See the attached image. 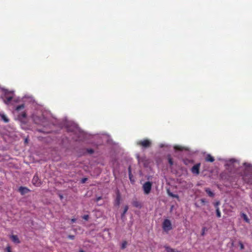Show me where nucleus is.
I'll use <instances>...</instances> for the list:
<instances>
[{"label":"nucleus","mask_w":252,"mask_h":252,"mask_svg":"<svg viewBox=\"0 0 252 252\" xmlns=\"http://www.w3.org/2000/svg\"><path fill=\"white\" fill-rule=\"evenodd\" d=\"M76 221V219H72L71 220V223H74Z\"/></svg>","instance_id":"obj_34"},{"label":"nucleus","mask_w":252,"mask_h":252,"mask_svg":"<svg viewBox=\"0 0 252 252\" xmlns=\"http://www.w3.org/2000/svg\"><path fill=\"white\" fill-rule=\"evenodd\" d=\"M21 116H22L23 118H26V113L25 112H23L21 114Z\"/></svg>","instance_id":"obj_32"},{"label":"nucleus","mask_w":252,"mask_h":252,"mask_svg":"<svg viewBox=\"0 0 252 252\" xmlns=\"http://www.w3.org/2000/svg\"><path fill=\"white\" fill-rule=\"evenodd\" d=\"M87 152L89 154H92L94 153V151L92 149H87Z\"/></svg>","instance_id":"obj_28"},{"label":"nucleus","mask_w":252,"mask_h":252,"mask_svg":"<svg viewBox=\"0 0 252 252\" xmlns=\"http://www.w3.org/2000/svg\"><path fill=\"white\" fill-rule=\"evenodd\" d=\"M121 199V196L120 192L119 190H117L116 192V198L115 199V204L117 206H119L120 204V200Z\"/></svg>","instance_id":"obj_7"},{"label":"nucleus","mask_w":252,"mask_h":252,"mask_svg":"<svg viewBox=\"0 0 252 252\" xmlns=\"http://www.w3.org/2000/svg\"><path fill=\"white\" fill-rule=\"evenodd\" d=\"M167 159L168 161V163H169L170 166L173 165V159H172V158L171 157L170 155L167 156Z\"/></svg>","instance_id":"obj_17"},{"label":"nucleus","mask_w":252,"mask_h":252,"mask_svg":"<svg viewBox=\"0 0 252 252\" xmlns=\"http://www.w3.org/2000/svg\"><path fill=\"white\" fill-rule=\"evenodd\" d=\"M6 251H7V252H12L11 248L10 246H8L6 247Z\"/></svg>","instance_id":"obj_30"},{"label":"nucleus","mask_w":252,"mask_h":252,"mask_svg":"<svg viewBox=\"0 0 252 252\" xmlns=\"http://www.w3.org/2000/svg\"><path fill=\"white\" fill-rule=\"evenodd\" d=\"M243 218L244 219V220L247 221V222H249V220L248 219L247 215L245 214H243Z\"/></svg>","instance_id":"obj_22"},{"label":"nucleus","mask_w":252,"mask_h":252,"mask_svg":"<svg viewBox=\"0 0 252 252\" xmlns=\"http://www.w3.org/2000/svg\"><path fill=\"white\" fill-rule=\"evenodd\" d=\"M201 202H205V201H204V199H201Z\"/></svg>","instance_id":"obj_38"},{"label":"nucleus","mask_w":252,"mask_h":252,"mask_svg":"<svg viewBox=\"0 0 252 252\" xmlns=\"http://www.w3.org/2000/svg\"><path fill=\"white\" fill-rule=\"evenodd\" d=\"M162 228L164 231L168 232L172 229L171 222L168 219H165L162 223Z\"/></svg>","instance_id":"obj_3"},{"label":"nucleus","mask_w":252,"mask_h":252,"mask_svg":"<svg viewBox=\"0 0 252 252\" xmlns=\"http://www.w3.org/2000/svg\"><path fill=\"white\" fill-rule=\"evenodd\" d=\"M220 204V202H217L216 204H215V207L216 208L218 207V206Z\"/></svg>","instance_id":"obj_35"},{"label":"nucleus","mask_w":252,"mask_h":252,"mask_svg":"<svg viewBox=\"0 0 252 252\" xmlns=\"http://www.w3.org/2000/svg\"><path fill=\"white\" fill-rule=\"evenodd\" d=\"M216 215L218 218H220L221 213L218 207H216Z\"/></svg>","instance_id":"obj_18"},{"label":"nucleus","mask_w":252,"mask_h":252,"mask_svg":"<svg viewBox=\"0 0 252 252\" xmlns=\"http://www.w3.org/2000/svg\"><path fill=\"white\" fill-rule=\"evenodd\" d=\"M25 107V105L24 104H21V105H19L18 106H17L16 108V110L17 111H19L22 109H23Z\"/></svg>","instance_id":"obj_19"},{"label":"nucleus","mask_w":252,"mask_h":252,"mask_svg":"<svg viewBox=\"0 0 252 252\" xmlns=\"http://www.w3.org/2000/svg\"><path fill=\"white\" fill-rule=\"evenodd\" d=\"M132 205L133 206H134L136 208H141V207L140 203L136 200L133 201L132 202Z\"/></svg>","instance_id":"obj_16"},{"label":"nucleus","mask_w":252,"mask_h":252,"mask_svg":"<svg viewBox=\"0 0 252 252\" xmlns=\"http://www.w3.org/2000/svg\"><path fill=\"white\" fill-rule=\"evenodd\" d=\"M239 244L240 245V249L243 250L244 249V246L243 244L242 243V242L240 241L239 242Z\"/></svg>","instance_id":"obj_25"},{"label":"nucleus","mask_w":252,"mask_h":252,"mask_svg":"<svg viewBox=\"0 0 252 252\" xmlns=\"http://www.w3.org/2000/svg\"><path fill=\"white\" fill-rule=\"evenodd\" d=\"M60 197L61 199H62L63 198V196L62 195H60Z\"/></svg>","instance_id":"obj_36"},{"label":"nucleus","mask_w":252,"mask_h":252,"mask_svg":"<svg viewBox=\"0 0 252 252\" xmlns=\"http://www.w3.org/2000/svg\"><path fill=\"white\" fill-rule=\"evenodd\" d=\"M205 160L206 161H209L211 162H213V161H214L215 158L211 155L208 154L207 155V156L205 158Z\"/></svg>","instance_id":"obj_11"},{"label":"nucleus","mask_w":252,"mask_h":252,"mask_svg":"<svg viewBox=\"0 0 252 252\" xmlns=\"http://www.w3.org/2000/svg\"><path fill=\"white\" fill-rule=\"evenodd\" d=\"M241 176L245 182L249 183L251 181L252 166L250 163H244Z\"/></svg>","instance_id":"obj_1"},{"label":"nucleus","mask_w":252,"mask_h":252,"mask_svg":"<svg viewBox=\"0 0 252 252\" xmlns=\"http://www.w3.org/2000/svg\"><path fill=\"white\" fill-rule=\"evenodd\" d=\"M200 165L201 163H198L195 164L194 166H193L190 169L191 173L195 175H199Z\"/></svg>","instance_id":"obj_5"},{"label":"nucleus","mask_w":252,"mask_h":252,"mask_svg":"<svg viewBox=\"0 0 252 252\" xmlns=\"http://www.w3.org/2000/svg\"><path fill=\"white\" fill-rule=\"evenodd\" d=\"M68 238L71 240H73L75 238L74 235H69L68 236Z\"/></svg>","instance_id":"obj_29"},{"label":"nucleus","mask_w":252,"mask_h":252,"mask_svg":"<svg viewBox=\"0 0 252 252\" xmlns=\"http://www.w3.org/2000/svg\"><path fill=\"white\" fill-rule=\"evenodd\" d=\"M102 199V197L101 196H99V197H98L96 198V202H98V201H99L100 200H101Z\"/></svg>","instance_id":"obj_31"},{"label":"nucleus","mask_w":252,"mask_h":252,"mask_svg":"<svg viewBox=\"0 0 252 252\" xmlns=\"http://www.w3.org/2000/svg\"><path fill=\"white\" fill-rule=\"evenodd\" d=\"M152 184L149 181L146 182L143 184L142 188L145 194L150 193L152 189Z\"/></svg>","instance_id":"obj_4"},{"label":"nucleus","mask_w":252,"mask_h":252,"mask_svg":"<svg viewBox=\"0 0 252 252\" xmlns=\"http://www.w3.org/2000/svg\"><path fill=\"white\" fill-rule=\"evenodd\" d=\"M79 252H85L84 251L81 250L79 251Z\"/></svg>","instance_id":"obj_37"},{"label":"nucleus","mask_w":252,"mask_h":252,"mask_svg":"<svg viewBox=\"0 0 252 252\" xmlns=\"http://www.w3.org/2000/svg\"><path fill=\"white\" fill-rule=\"evenodd\" d=\"M207 230V228L205 227H204L202 229V233L201 235L203 236L205 234V231Z\"/></svg>","instance_id":"obj_24"},{"label":"nucleus","mask_w":252,"mask_h":252,"mask_svg":"<svg viewBox=\"0 0 252 252\" xmlns=\"http://www.w3.org/2000/svg\"><path fill=\"white\" fill-rule=\"evenodd\" d=\"M136 144L141 147L142 148L146 149L151 147L152 142L148 139H144L143 140L137 141Z\"/></svg>","instance_id":"obj_2"},{"label":"nucleus","mask_w":252,"mask_h":252,"mask_svg":"<svg viewBox=\"0 0 252 252\" xmlns=\"http://www.w3.org/2000/svg\"><path fill=\"white\" fill-rule=\"evenodd\" d=\"M167 193L169 196L172 197L176 198L178 199L179 198V197L178 194H173V193L171 192L169 190H167Z\"/></svg>","instance_id":"obj_15"},{"label":"nucleus","mask_w":252,"mask_h":252,"mask_svg":"<svg viewBox=\"0 0 252 252\" xmlns=\"http://www.w3.org/2000/svg\"><path fill=\"white\" fill-rule=\"evenodd\" d=\"M10 238L15 243L19 244L20 243V241L19 240V238L17 235H12L10 236Z\"/></svg>","instance_id":"obj_9"},{"label":"nucleus","mask_w":252,"mask_h":252,"mask_svg":"<svg viewBox=\"0 0 252 252\" xmlns=\"http://www.w3.org/2000/svg\"><path fill=\"white\" fill-rule=\"evenodd\" d=\"M174 149L176 151H182L183 150H187V149L186 148L178 145L174 146Z\"/></svg>","instance_id":"obj_14"},{"label":"nucleus","mask_w":252,"mask_h":252,"mask_svg":"<svg viewBox=\"0 0 252 252\" xmlns=\"http://www.w3.org/2000/svg\"><path fill=\"white\" fill-rule=\"evenodd\" d=\"M88 180V178H82L81 181V183L82 184H84Z\"/></svg>","instance_id":"obj_27"},{"label":"nucleus","mask_w":252,"mask_h":252,"mask_svg":"<svg viewBox=\"0 0 252 252\" xmlns=\"http://www.w3.org/2000/svg\"><path fill=\"white\" fill-rule=\"evenodd\" d=\"M1 117L2 118V119L5 122V123H7L9 122V119L6 117L5 115H1Z\"/></svg>","instance_id":"obj_20"},{"label":"nucleus","mask_w":252,"mask_h":252,"mask_svg":"<svg viewBox=\"0 0 252 252\" xmlns=\"http://www.w3.org/2000/svg\"><path fill=\"white\" fill-rule=\"evenodd\" d=\"M128 209V207L127 206H126L124 208L123 213L122 214V217H123L125 216V214L127 212Z\"/></svg>","instance_id":"obj_21"},{"label":"nucleus","mask_w":252,"mask_h":252,"mask_svg":"<svg viewBox=\"0 0 252 252\" xmlns=\"http://www.w3.org/2000/svg\"><path fill=\"white\" fill-rule=\"evenodd\" d=\"M164 248L166 252H180V251L168 246H165Z\"/></svg>","instance_id":"obj_10"},{"label":"nucleus","mask_w":252,"mask_h":252,"mask_svg":"<svg viewBox=\"0 0 252 252\" xmlns=\"http://www.w3.org/2000/svg\"><path fill=\"white\" fill-rule=\"evenodd\" d=\"M83 219L86 220H88L89 218V216L88 215H85L83 216Z\"/></svg>","instance_id":"obj_26"},{"label":"nucleus","mask_w":252,"mask_h":252,"mask_svg":"<svg viewBox=\"0 0 252 252\" xmlns=\"http://www.w3.org/2000/svg\"><path fill=\"white\" fill-rule=\"evenodd\" d=\"M12 96L5 95L4 97V102L6 104H8L12 100Z\"/></svg>","instance_id":"obj_12"},{"label":"nucleus","mask_w":252,"mask_h":252,"mask_svg":"<svg viewBox=\"0 0 252 252\" xmlns=\"http://www.w3.org/2000/svg\"><path fill=\"white\" fill-rule=\"evenodd\" d=\"M32 184L37 187H40L41 185V182L40 180L39 179L38 176L35 174L32 180Z\"/></svg>","instance_id":"obj_6"},{"label":"nucleus","mask_w":252,"mask_h":252,"mask_svg":"<svg viewBox=\"0 0 252 252\" xmlns=\"http://www.w3.org/2000/svg\"><path fill=\"white\" fill-rule=\"evenodd\" d=\"M128 170H129V178L130 179V176H131L130 167H129V168H128Z\"/></svg>","instance_id":"obj_33"},{"label":"nucleus","mask_w":252,"mask_h":252,"mask_svg":"<svg viewBox=\"0 0 252 252\" xmlns=\"http://www.w3.org/2000/svg\"><path fill=\"white\" fill-rule=\"evenodd\" d=\"M19 191L22 195H24L30 191V190L26 187H20L19 188Z\"/></svg>","instance_id":"obj_8"},{"label":"nucleus","mask_w":252,"mask_h":252,"mask_svg":"<svg viewBox=\"0 0 252 252\" xmlns=\"http://www.w3.org/2000/svg\"><path fill=\"white\" fill-rule=\"evenodd\" d=\"M27 141H28V140H27V139H26V140H25V142H27Z\"/></svg>","instance_id":"obj_39"},{"label":"nucleus","mask_w":252,"mask_h":252,"mask_svg":"<svg viewBox=\"0 0 252 252\" xmlns=\"http://www.w3.org/2000/svg\"><path fill=\"white\" fill-rule=\"evenodd\" d=\"M205 191L208 194V195L210 197H214V193L213 192H212L209 188H206L205 189Z\"/></svg>","instance_id":"obj_13"},{"label":"nucleus","mask_w":252,"mask_h":252,"mask_svg":"<svg viewBox=\"0 0 252 252\" xmlns=\"http://www.w3.org/2000/svg\"><path fill=\"white\" fill-rule=\"evenodd\" d=\"M126 244H127L126 242V241H124L122 243V247H121L122 249H124L126 248Z\"/></svg>","instance_id":"obj_23"}]
</instances>
